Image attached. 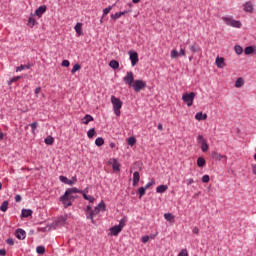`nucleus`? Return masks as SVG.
<instances>
[{
	"instance_id": "6e6d98bb",
	"label": "nucleus",
	"mask_w": 256,
	"mask_h": 256,
	"mask_svg": "<svg viewBox=\"0 0 256 256\" xmlns=\"http://www.w3.org/2000/svg\"><path fill=\"white\" fill-rule=\"evenodd\" d=\"M69 65H70L69 60L62 61V67H69Z\"/></svg>"
},
{
	"instance_id": "bf43d9fd",
	"label": "nucleus",
	"mask_w": 256,
	"mask_h": 256,
	"mask_svg": "<svg viewBox=\"0 0 256 256\" xmlns=\"http://www.w3.org/2000/svg\"><path fill=\"white\" fill-rule=\"evenodd\" d=\"M90 211H93V210H91V205H88L87 207H86V218H87V215H89V212Z\"/></svg>"
},
{
	"instance_id": "5701e85b",
	"label": "nucleus",
	"mask_w": 256,
	"mask_h": 256,
	"mask_svg": "<svg viewBox=\"0 0 256 256\" xmlns=\"http://www.w3.org/2000/svg\"><path fill=\"white\" fill-rule=\"evenodd\" d=\"M109 163L112 164L114 171H119V162H117V159H112L109 161Z\"/></svg>"
},
{
	"instance_id": "0eeeda50",
	"label": "nucleus",
	"mask_w": 256,
	"mask_h": 256,
	"mask_svg": "<svg viewBox=\"0 0 256 256\" xmlns=\"http://www.w3.org/2000/svg\"><path fill=\"white\" fill-rule=\"evenodd\" d=\"M132 87L136 93H139L141 89H145V87H147V83L143 80H134Z\"/></svg>"
},
{
	"instance_id": "864d4df0",
	"label": "nucleus",
	"mask_w": 256,
	"mask_h": 256,
	"mask_svg": "<svg viewBox=\"0 0 256 256\" xmlns=\"http://www.w3.org/2000/svg\"><path fill=\"white\" fill-rule=\"evenodd\" d=\"M81 195H83V197H85V195H87V193H89V188H86L84 190H80Z\"/></svg>"
},
{
	"instance_id": "f704fd0d",
	"label": "nucleus",
	"mask_w": 256,
	"mask_h": 256,
	"mask_svg": "<svg viewBox=\"0 0 256 256\" xmlns=\"http://www.w3.org/2000/svg\"><path fill=\"white\" fill-rule=\"evenodd\" d=\"M190 50L192 51V53H199V51H201V48H199L197 44H194L190 46Z\"/></svg>"
},
{
	"instance_id": "39448f33",
	"label": "nucleus",
	"mask_w": 256,
	"mask_h": 256,
	"mask_svg": "<svg viewBox=\"0 0 256 256\" xmlns=\"http://www.w3.org/2000/svg\"><path fill=\"white\" fill-rule=\"evenodd\" d=\"M194 100H195V92L184 93L182 95V101L186 103L187 107H191L193 105Z\"/></svg>"
},
{
	"instance_id": "774afa93",
	"label": "nucleus",
	"mask_w": 256,
	"mask_h": 256,
	"mask_svg": "<svg viewBox=\"0 0 256 256\" xmlns=\"http://www.w3.org/2000/svg\"><path fill=\"white\" fill-rule=\"evenodd\" d=\"M159 131H163V124H158Z\"/></svg>"
},
{
	"instance_id": "0e129e2a",
	"label": "nucleus",
	"mask_w": 256,
	"mask_h": 256,
	"mask_svg": "<svg viewBox=\"0 0 256 256\" xmlns=\"http://www.w3.org/2000/svg\"><path fill=\"white\" fill-rule=\"evenodd\" d=\"M15 201H16V203H19V201H21V195H16Z\"/></svg>"
},
{
	"instance_id": "c85d7f7f",
	"label": "nucleus",
	"mask_w": 256,
	"mask_h": 256,
	"mask_svg": "<svg viewBox=\"0 0 256 256\" xmlns=\"http://www.w3.org/2000/svg\"><path fill=\"white\" fill-rule=\"evenodd\" d=\"M9 207V202L8 201H4L1 206H0V211H2L3 213H5L7 211Z\"/></svg>"
},
{
	"instance_id": "13d9d810",
	"label": "nucleus",
	"mask_w": 256,
	"mask_h": 256,
	"mask_svg": "<svg viewBox=\"0 0 256 256\" xmlns=\"http://www.w3.org/2000/svg\"><path fill=\"white\" fill-rule=\"evenodd\" d=\"M192 233H194L195 235H199V228L194 227L193 230H192Z\"/></svg>"
},
{
	"instance_id": "1a4fd4ad",
	"label": "nucleus",
	"mask_w": 256,
	"mask_h": 256,
	"mask_svg": "<svg viewBox=\"0 0 256 256\" xmlns=\"http://www.w3.org/2000/svg\"><path fill=\"white\" fill-rule=\"evenodd\" d=\"M128 55H130V61H131L132 67H135L137 63H139V54H137V52L135 51H129Z\"/></svg>"
},
{
	"instance_id": "7ed1b4c3",
	"label": "nucleus",
	"mask_w": 256,
	"mask_h": 256,
	"mask_svg": "<svg viewBox=\"0 0 256 256\" xmlns=\"http://www.w3.org/2000/svg\"><path fill=\"white\" fill-rule=\"evenodd\" d=\"M123 227H125V218H122L119 222V225H116L109 229L110 233L109 235H113L114 237H117L119 235L120 231H123Z\"/></svg>"
},
{
	"instance_id": "72a5a7b5",
	"label": "nucleus",
	"mask_w": 256,
	"mask_h": 256,
	"mask_svg": "<svg viewBox=\"0 0 256 256\" xmlns=\"http://www.w3.org/2000/svg\"><path fill=\"white\" fill-rule=\"evenodd\" d=\"M234 50H235V53H236L237 55H242V54H243V47H241L240 45H236V46L234 47Z\"/></svg>"
},
{
	"instance_id": "338daca9",
	"label": "nucleus",
	"mask_w": 256,
	"mask_h": 256,
	"mask_svg": "<svg viewBox=\"0 0 256 256\" xmlns=\"http://www.w3.org/2000/svg\"><path fill=\"white\" fill-rule=\"evenodd\" d=\"M120 17H123V15H127V13H129V11H123V12H118Z\"/></svg>"
},
{
	"instance_id": "603ef678",
	"label": "nucleus",
	"mask_w": 256,
	"mask_h": 256,
	"mask_svg": "<svg viewBox=\"0 0 256 256\" xmlns=\"http://www.w3.org/2000/svg\"><path fill=\"white\" fill-rule=\"evenodd\" d=\"M6 243H7L8 245H15V241L13 240V238H8V239L6 240Z\"/></svg>"
},
{
	"instance_id": "473e14b6",
	"label": "nucleus",
	"mask_w": 256,
	"mask_h": 256,
	"mask_svg": "<svg viewBox=\"0 0 256 256\" xmlns=\"http://www.w3.org/2000/svg\"><path fill=\"white\" fill-rule=\"evenodd\" d=\"M55 139L53 138V136H48L47 138H45L44 143L46 145H51L52 143H54Z\"/></svg>"
},
{
	"instance_id": "423d86ee",
	"label": "nucleus",
	"mask_w": 256,
	"mask_h": 256,
	"mask_svg": "<svg viewBox=\"0 0 256 256\" xmlns=\"http://www.w3.org/2000/svg\"><path fill=\"white\" fill-rule=\"evenodd\" d=\"M76 196H73V194H69L65 196V193L63 196L60 197L61 203H63L64 207H71L73 199H75Z\"/></svg>"
},
{
	"instance_id": "8fccbe9b",
	"label": "nucleus",
	"mask_w": 256,
	"mask_h": 256,
	"mask_svg": "<svg viewBox=\"0 0 256 256\" xmlns=\"http://www.w3.org/2000/svg\"><path fill=\"white\" fill-rule=\"evenodd\" d=\"M202 183H209V175H204L202 177Z\"/></svg>"
},
{
	"instance_id": "a211bd4d",
	"label": "nucleus",
	"mask_w": 256,
	"mask_h": 256,
	"mask_svg": "<svg viewBox=\"0 0 256 256\" xmlns=\"http://www.w3.org/2000/svg\"><path fill=\"white\" fill-rule=\"evenodd\" d=\"M74 193H81V190H79L77 188H68L65 191V197H67V195H73Z\"/></svg>"
},
{
	"instance_id": "e433bc0d",
	"label": "nucleus",
	"mask_w": 256,
	"mask_h": 256,
	"mask_svg": "<svg viewBox=\"0 0 256 256\" xmlns=\"http://www.w3.org/2000/svg\"><path fill=\"white\" fill-rule=\"evenodd\" d=\"M36 253H38V255H43L45 253V246H38L36 248Z\"/></svg>"
},
{
	"instance_id": "49530a36",
	"label": "nucleus",
	"mask_w": 256,
	"mask_h": 256,
	"mask_svg": "<svg viewBox=\"0 0 256 256\" xmlns=\"http://www.w3.org/2000/svg\"><path fill=\"white\" fill-rule=\"evenodd\" d=\"M152 185H155V180H151L150 182H148L146 185H145V187H144V189H149V187H151Z\"/></svg>"
},
{
	"instance_id": "58836bf2",
	"label": "nucleus",
	"mask_w": 256,
	"mask_h": 256,
	"mask_svg": "<svg viewBox=\"0 0 256 256\" xmlns=\"http://www.w3.org/2000/svg\"><path fill=\"white\" fill-rule=\"evenodd\" d=\"M135 143H137V139H135V137L128 138V145H130V147H133Z\"/></svg>"
},
{
	"instance_id": "2f4dec72",
	"label": "nucleus",
	"mask_w": 256,
	"mask_h": 256,
	"mask_svg": "<svg viewBox=\"0 0 256 256\" xmlns=\"http://www.w3.org/2000/svg\"><path fill=\"white\" fill-rule=\"evenodd\" d=\"M66 221H67V217L61 216L60 218L57 219L56 223L58 225H65Z\"/></svg>"
},
{
	"instance_id": "79ce46f5",
	"label": "nucleus",
	"mask_w": 256,
	"mask_h": 256,
	"mask_svg": "<svg viewBox=\"0 0 256 256\" xmlns=\"http://www.w3.org/2000/svg\"><path fill=\"white\" fill-rule=\"evenodd\" d=\"M112 9H113V6H108L107 8H105L103 10V17H105V15H109Z\"/></svg>"
},
{
	"instance_id": "b1692460",
	"label": "nucleus",
	"mask_w": 256,
	"mask_h": 256,
	"mask_svg": "<svg viewBox=\"0 0 256 256\" xmlns=\"http://www.w3.org/2000/svg\"><path fill=\"white\" fill-rule=\"evenodd\" d=\"M22 217H31L33 215V210L31 209H22Z\"/></svg>"
},
{
	"instance_id": "f03ea898",
	"label": "nucleus",
	"mask_w": 256,
	"mask_h": 256,
	"mask_svg": "<svg viewBox=\"0 0 256 256\" xmlns=\"http://www.w3.org/2000/svg\"><path fill=\"white\" fill-rule=\"evenodd\" d=\"M111 103L113 105L114 113L117 117L121 115V107H123V102L115 96H111Z\"/></svg>"
},
{
	"instance_id": "de8ad7c7",
	"label": "nucleus",
	"mask_w": 256,
	"mask_h": 256,
	"mask_svg": "<svg viewBox=\"0 0 256 256\" xmlns=\"http://www.w3.org/2000/svg\"><path fill=\"white\" fill-rule=\"evenodd\" d=\"M28 23H30V25H35L36 23H37V20H35V18L33 17V16H31L30 18H29V21H28Z\"/></svg>"
},
{
	"instance_id": "4468645a",
	"label": "nucleus",
	"mask_w": 256,
	"mask_h": 256,
	"mask_svg": "<svg viewBox=\"0 0 256 256\" xmlns=\"http://www.w3.org/2000/svg\"><path fill=\"white\" fill-rule=\"evenodd\" d=\"M15 236L17 237V239H20L21 241H23V239L27 237V233L25 232V230L19 228L16 230Z\"/></svg>"
},
{
	"instance_id": "c03bdc74",
	"label": "nucleus",
	"mask_w": 256,
	"mask_h": 256,
	"mask_svg": "<svg viewBox=\"0 0 256 256\" xmlns=\"http://www.w3.org/2000/svg\"><path fill=\"white\" fill-rule=\"evenodd\" d=\"M38 125H39V123H37V122H33V123L29 124V126L32 129V133H35V129H37Z\"/></svg>"
},
{
	"instance_id": "f3484780",
	"label": "nucleus",
	"mask_w": 256,
	"mask_h": 256,
	"mask_svg": "<svg viewBox=\"0 0 256 256\" xmlns=\"http://www.w3.org/2000/svg\"><path fill=\"white\" fill-rule=\"evenodd\" d=\"M141 179V176L139 175V172L133 173V187H136V185L139 183V180Z\"/></svg>"
},
{
	"instance_id": "a19ab883",
	"label": "nucleus",
	"mask_w": 256,
	"mask_h": 256,
	"mask_svg": "<svg viewBox=\"0 0 256 256\" xmlns=\"http://www.w3.org/2000/svg\"><path fill=\"white\" fill-rule=\"evenodd\" d=\"M84 199L86 201H89V203H94L95 202V197H93V196H89V195L84 194Z\"/></svg>"
},
{
	"instance_id": "3c124183",
	"label": "nucleus",
	"mask_w": 256,
	"mask_h": 256,
	"mask_svg": "<svg viewBox=\"0 0 256 256\" xmlns=\"http://www.w3.org/2000/svg\"><path fill=\"white\" fill-rule=\"evenodd\" d=\"M141 241H142V243H148L149 242V236H142Z\"/></svg>"
},
{
	"instance_id": "c9c22d12",
	"label": "nucleus",
	"mask_w": 256,
	"mask_h": 256,
	"mask_svg": "<svg viewBox=\"0 0 256 256\" xmlns=\"http://www.w3.org/2000/svg\"><path fill=\"white\" fill-rule=\"evenodd\" d=\"M197 165L198 167H205V159L203 157H199L197 159Z\"/></svg>"
},
{
	"instance_id": "2eb2a0df",
	"label": "nucleus",
	"mask_w": 256,
	"mask_h": 256,
	"mask_svg": "<svg viewBox=\"0 0 256 256\" xmlns=\"http://www.w3.org/2000/svg\"><path fill=\"white\" fill-rule=\"evenodd\" d=\"M74 29H75L78 37H81V35H83V24L82 23L78 22L75 25Z\"/></svg>"
},
{
	"instance_id": "4be33fe9",
	"label": "nucleus",
	"mask_w": 256,
	"mask_h": 256,
	"mask_svg": "<svg viewBox=\"0 0 256 256\" xmlns=\"http://www.w3.org/2000/svg\"><path fill=\"white\" fill-rule=\"evenodd\" d=\"M91 121H93V116L89 114L85 115V117L82 119V123H84V125H89Z\"/></svg>"
},
{
	"instance_id": "bb28decb",
	"label": "nucleus",
	"mask_w": 256,
	"mask_h": 256,
	"mask_svg": "<svg viewBox=\"0 0 256 256\" xmlns=\"http://www.w3.org/2000/svg\"><path fill=\"white\" fill-rule=\"evenodd\" d=\"M167 191V185H160L156 188V193H165Z\"/></svg>"
},
{
	"instance_id": "4d7b16f0",
	"label": "nucleus",
	"mask_w": 256,
	"mask_h": 256,
	"mask_svg": "<svg viewBox=\"0 0 256 256\" xmlns=\"http://www.w3.org/2000/svg\"><path fill=\"white\" fill-rule=\"evenodd\" d=\"M187 185H193V183H195V180H193V178L187 179L186 180Z\"/></svg>"
},
{
	"instance_id": "a878e982",
	"label": "nucleus",
	"mask_w": 256,
	"mask_h": 256,
	"mask_svg": "<svg viewBox=\"0 0 256 256\" xmlns=\"http://www.w3.org/2000/svg\"><path fill=\"white\" fill-rule=\"evenodd\" d=\"M95 135H97V132H95V128H91L90 130H88L87 132L88 139H93Z\"/></svg>"
},
{
	"instance_id": "20e7f679",
	"label": "nucleus",
	"mask_w": 256,
	"mask_h": 256,
	"mask_svg": "<svg viewBox=\"0 0 256 256\" xmlns=\"http://www.w3.org/2000/svg\"><path fill=\"white\" fill-rule=\"evenodd\" d=\"M225 23L226 25H228L229 27H234L236 29H241V27H243V24L241 23V21L239 20H235L233 17L228 16L225 18Z\"/></svg>"
},
{
	"instance_id": "680f3d73",
	"label": "nucleus",
	"mask_w": 256,
	"mask_h": 256,
	"mask_svg": "<svg viewBox=\"0 0 256 256\" xmlns=\"http://www.w3.org/2000/svg\"><path fill=\"white\" fill-rule=\"evenodd\" d=\"M41 93V87H37L36 89H35V95L37 96V95H39Z\"/></svg>"
},
{
	"instance_id": "a18cd8bd",
	"label": "nucleus",
	"mask_w": 256,
	"mask_h": 256,
	"mask_svg": "<svg viewBox=\"0 0 256 256\" xmlns=\"http://www.w3.org/2000/svg\"><path fill=\"white\" fill-rule=\"evenodd\" d=\"M121 17V14H119V12H116L115 14H111V19H113V21H117V19H119Z\"/></svg>"
},
{
	"instance_id": "c756f323",
	"label": "nucleus",
	"mask_w": 256,
	"mask_h": 256,
	"mask_svg": "<svg viewBox=\"0 0 256 256\" xmlns=\"http://www.w3.org/2000/svg\"><path fill=\"white\" fill-rule=\"evenodd\" d=\"M105 144V140H103V138H101V137H98L96 140H95V145L97 146V147H102V145H104Z\"/></svg>"
},
{
	"instance_id": "e2e57ef3",
	"label": "nucleus",
	"mask_w": 256,
	"mask_h": 256,
	"mask_svg": "<svg viewBox=\"0 0 256 256\" xmlns=\"http://www.w3.org/2000/svg\"><path fill=\"white\" fill-rule=\"evenodd\" d=\"M0 255L1 256L7 255V251H5V249H0Z\"/></svg>"
},
{
	"instance_id": "6e6552de",
	"label": "nucleus",
	"mask_w": 256,
	"mask_h": 256,
	"mask_svg": "<svg viewBox=\"0 0 256 256\" xmlns=\"http://www.w3.org/2000/svg\"><path fill=\"white\" fill-rule=\"evenodd\" d=\"M170 57L172 59H177V57H185V47H183V45H181L179 52L176 49L171 50Z\"/></svg>"
},
{
	"instance_id": "dca6fc26",
	"label": "nucleus",
	"mask_w": 256,
	"mask_h": 256,
	"mask_svg": "<svg viewBox=\"0 0 256 256\" xmlns=\"http://www.w3.org/2000/svg\"><path fill=\"white\" fill-rule=\"evenodd\" d=\"M45 11H47V6H40L36 11H35V15L37 17H42L43 13H45Z\"/></svg>"
},
{
	"instance_id": "ea45409f",
	"label": "nucleus",
	"mask_w": 256,
	"mask_h": 256,
	"mask_svg": "<svg viewBox=\"0 0 256 256\" xmlns=\"http://www.w3.org/2000/svg\"><path fill=\"white\" fill-rule=\"evenodd\" d=\"M145 191H147V190L144 187H140L138 189L139 199H141V197H143V195H145Z\"/></svg>"
},
{
	"instance_id": "7c9ffc66",
	"label": "nucleus",
	"mask_w": 256,
	"mask_h": 256,
	"mask_svg": "<svg viewBox=\"0 0 256 256\" xmlns=\"http://www.w3.org/2000/svg\"><path fill=\"white\" fill-rule=\"evenodd\" d=\"M212 157L213 159H215L216 161H221L223 159V155H221L220 153L218 152H213L212 153Z\"/></svg>"
},
{
	"instance_id": "052dcab7",
	"label": "nucleus",
	"mask_w": 256,
	"mask_h": 256,
	"mask_svg": "<svg viewBox=\"0 0 256 256\" xmlns=\"http://www.w3.org/2000/svg\"><path fill=\"white\" fill-rule=\"evenodd\" d=\"M25 69V65H20L16 68V71H23Z\"/></svg>"
},
{
	"instance_id": "9b49d317",
	"label": "nucleus",
	"mask_w": 256,
	"mask_h": 256,
	"mask_svg": "<svg viewBox=\"0 0 256 256\" xmlns=\"http://www.w3.org/2000/svg\"><path fill=\"white\" fill-rule=\"evenodd\" d=\"M198 143H199V145H201V149H202L203 153L208 151L209 145H207V141H205V138H203V135L198 136Z\"/></svg>"
},
{
	"instance_id": "69168bd1",
	"label": "nucleus",
	"mask_w": 256,
	"mask_h": 256,
	"mask_svg": "<svg viewBox=\"0 0 256 256\" xmlns=\"http://www.w3.org/2000/svg\"><path fill=\"white\" fill-rule=\"evenodd\" d=\"M252 173L256 175V164L252 165Z\"/></svg>"
},
{
	"instance_id": "4c0bfd02",
	"label": "nucleus",
	"mask_w": 256,
	"mask_h": 256,
	"mask_svg": "<svg viewBox=\"0 0 256 256\" xmlns=\"http://www.w3.org/2000/svg\"><path fill=\"white\" fill-rule=\"evenodd\" d=\"M164 218L166 219V221H173V219H175V216H173V214L171 213H165Z\"/></svg>"
},
{
	"instance_id": "f257e3e1",
	"label": "nucleus",
	"mask_w": 256,
	"mask_h": 256,
	"mask_svg": "<svg viewBox=\"0 0 256 256\" xmlns=\"http://www.w3.org/2000/svg\"><path fill=\"white\" fill-rule=\"evenodd\" d=\"M101 211H105V202H100L93 211L89 212V215H87V219L91 220V223H95L94 217H97Z\"/></svg>"
},
{
	"instance_id": "f8f14e48",
	"label": "nucleus",
	"mask_w": 256,
	"mask_h": 256,
	"mask_svg": "<svg viewBox=\"0 0 256 256\" xmlns=\"http://www.w3.org/2000/svg\"><path fill=\"white\" fill-rule=\"evenodd\" d=\"M59 179L62 183H65V185H75L77 183V177H72V180H69L65 176H60Z\"/></svg>"
},
{
	"instance_id": "ddd939ff",
	"label": "nucleus",
	"mask_w": 256,
	"mask_h": 256,
	"mask_svg": "<svg viewBox=\"0 0 256 256\" xmlns=\"http://www.w3.org/2000/svg\"><path fill=\"white\" fill-rule=\"evenodd\" d=\"M243 7V11H245L246 13H253V11H255V7L253 6V2L251 1L245 2L243 4Z\"/></svg>"
},
{
	"instance_id": "aec40b11",
	"label": "nucleus",
	"mask_w": 256,
	"mask_h": 256,
	"mask_svg": "<svg viewBox=\"0 0 256 256\" xmlns=\"http://www.w3.org/2000/svg\"><path fill=\"white\" fill-rule=\"evenodd\" d=\"M195 119H197V121H205V119H207V114H203V112H198L195 115Z\"/></svg>"
},
{
	"instance_id": "9d476101",
	"label": "nucleus",
	"mask_w": 256,
	"mask_h": 256,
	"mask_svg": "<svg viewBox=\"0 0 256 256\" xmlns=\"http://www.w3.org/2000/svg\"><path fill=\"white\" fill-rule=\"evenodd\" d=\"M126 85L133 86L135 78L133 77V72H127L126 76L123 78Z\"/></svg>"
},
{
	"instance_id": "393cba45",
	"label": "nucleus",
	"mask_w": 256,
	"mask_h": 256,
	"mask_svg": "<svg viewBox=\"0 0 256 256\" xmlns=\"http://www.w3.org/2000/svg\"><path fill=\"white\" fill-rule=\"evenodd\" d=\"M109 67L112 69H119V62L117 60H111L109 62Z\"/></svg>"
},
{
	"instance_id": "09e8293b",
	"label": "nucleus",
	"mask_w": 256,
	"mask_h": 256,
	"mask_svg": "<svg viewBox=\"0 0 256 256\" xmlns=\"http://www.w3.org/2000/svg\"><path fill=\"white\" fill-rule=\"evenodd\" d=\"M178 256H189V254L187 253V249H182Z\"/></svg>"
},
{
	"instance_id": "6ab92c4d",
	"label": "nucleus",
	"mask_w": 256,
	"mask_h": 256,
	"mask_svg": "<svg viewBox=\"0 0 256 256\" xmlns=\"http://www.w3.org/2000/svg\"><path fill=\"white\" fill-rule=\"evenodd\" d=\"M255 51H256L255 46H248L244 49L245 55H253Z\"/></svg>"
},
{
	"instance_id": "412c9836",
	"label": "nucleus",
	"mask_w": 256,
	"mask_h": 256,
	"mask_svg": "<svg viewBox=\"0 0 256 256\" xmlns=\"http://www.w3.org/2000/svg\"><path fill=\"white\" fill-rule=\"evenodd\" d=\"M243 85H245V79H243V78H238L237 80H236V82H235V87L237 88V89H239V88H241V87H243Z\"/></svg>"
},
{
	"instance_id": "5fc2aeb1",
	"label": "nucleus",
	"mask_w": 256,
	"mask_h": 256,
	"mask_svg": "<svg viewBox=\"0 0 256 256\" xmlns=\"http://www.w3.org/2000/svg\"><path fill=\"white\" fill-rule=\"evenodd\" d=\"M20 79H21V76H16V77L12 78L9 83L10 84L15 83V81H19Z\"/></svg>"
},
{
	"instance_id": "37998d69",
	"label": "nucleus",
	"mask_w": 256,
	"mask_h": 256,
	"mask_svg": "<svg viewBox=\"0 0 256 256\" xmlns=\"http://www.w3.org/2000/svg\"><path fill=\"white\" fill-rule=\"evenodd\" d=\"M79 69H81V65L79 64H75L71 70V73L74 74V73H77V71H79Z\"/></svg>"
},
{
	"instance_id": "cd10ccee",
	"label": "nucleus",
	"mask_w": 256,
	"mask_h": 256,
	"mask_svg": "<svg viewBox=\"0 0 256 256\" xmlns=\"http://www.w3.org/2000/svg\"><path fill=\"white\" fill-rule=\"evenodd\" d=\"M216 65H217V67H220V68L223 67L225 65V59L217 57L216 58Z\"/></svg>"
}]
</instances>
